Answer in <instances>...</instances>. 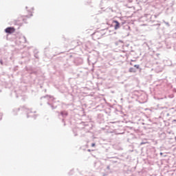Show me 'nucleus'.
<instances>
[{"label": "nucleus", "instance_id": "obj_1", "mask_svg": "<svg viewBox=\"0 0 176 176\" xmlns=\"http://www.w3.org/2000/svg\"><path fill=\"white\" fill-rule=\"evenodd\" d=\"M23 111L24 112H26L27 113V118H34V119H36V115L32 114V111L30 110L27 107L23 106L21 107H19L18 109H13V113L14 115H17L16 112H19V111Z\"/></svg>", "mask_w": 176, "mask_h": 176}, {"label": "nucleus", "instance_id": "obj_2", "mask_svg": "<svg viewBox=\"0 0 176 176\" xmlns=\"http://www.w3.org/2000/svg\"><path fill=\"white\" fill-rule=\"evenodd\" d=\"M43 98L45 100H48V101L47 102V104L50 107V108H52V109H56L57 108V106L54 105V104L52 102V97L49 96V95L42 96L41 98V100H43Z\"/></svg>", "mask_w": 176, "mask_h": 176}, {"label": "nucleus", "instance_id": "obj_3", "mask_svg": "<svg viewBox=\"0 0 176 176\" xmlns=\"http://www.w3.org/2000/svg\"><path fill=\"white\" fill-rule=\"evenodd\" d=\"M58 118L60 119V120H62L63 123V126H65V118H67L68 116V111H62L60 112H58Z\"/></svg>", "mask_w": 176, "mask_h": 176}, {"label": "nucleus", "instance_id": "obj_4", "mask_svg": "<svg viewBox=\"0 0 176 176\" xmlns=\"http://www.w3.org/2000/svg\"><path fill=\"white\" fill-rule=\"evenodd\" d=\"M139 102H140V104H145V102H146V101H148V95L143 94H141L139 98Z\"/></svg>", "mask_w": 176, "mask_h": 176}, {"label": "nucleus", "instance_id": "obj_5", "mask_svg": "<svg viewBox=\"0 0 176 176\" xmlns=\"http://www.w3.org/2000/svg\"><path fill=\"white\" fill-rule=\"evenodd\" d=\"M96 122L97 123H99V124H101V123H104V115L101 113L98 114L96 118Z\"/></svg>", "mask_w": 176, "mask_h": 176}, {"label": "nucleus", "instance_id": "obj_6", "mask_svg": "<svg viewBox=\"0 0 176 176\" xmlns=\"http://www.w3.org/2000/svg\"><path fill=\"white\" fill-rule=\"evenodd\" d=\"M14 31H16V29L13 27H8L7 28L5 29V32L6 34H13V32H14Z\"/></svg>", "mask_w": 176, "mask_h": 176}, {"label": "nucleus", "instance_id": "obj_7", "mask_svg": "<svg viewBox=\"0 0 176 176\" xmlns=\"http://www.w3.org/2000/svg\"><path fill=\"white\" fill-rule=\"evenodd\" d=\"M74 64H76V65H82V64H83V59L81 58H76L74 60Z\"/></svg>", "mask_w": 176, "mask_h": 176}, {"label": "nucleus", "instance_id": "obj_8", "mask_svg": "<svg viewBox=\"0 0 176 176\" xmlns=\"http://www.w3.org/2000/svg\"><path fill=\"white\" fill-rule=\"evenodd\" d=\"M113 23L116 24L114 25V30H119V28H120L121 27V23H119V21H118L117 20H113Z\"/></svg>", "mask_w": 176, "mask_h": 176}, {"label": "nucleus", "instance_id": "obj_9", "mask_svg": "<svg viewBox=\"0 0 176 176\" xmlns=\"http://www.w3.org/2000/svg\"><path fill=\"white\" fill-rule=\"evenodd\" d=\"M109 159H113L111 160V162L112 163H118V160H119V158H118L117 157H108Z\"/></svg>", "mask_w": 176, "mask_h": 176}, {"label": "nucleus", "instance_id": "obj_10", "mask_svg": "<svg viewBox=\"0 0 176 176\" xmlns=\"http://www.w3.org/2000/svg\"><path fill=\"white\" fill-rule=\"evenodd\" d=\"M92 35L93 36H98L97 37V39H100V38H101V32H96Z\"/></svg>", "mask_w": 176, "mask_h": 176}, {"label": "nucleus", "instance_id": "obj_11", "mask_svg": "<svg viewBox=\"0 0 176 176\" xmlns=\"http://www.w3.org/2000/svg\"><path fill=\"white\" fill-rule=\"evenodd\" d=\"M160 140H165L166 139V133L162 132L160 134Z\"/></svg>", "mask_w": 176, "mask_h": 176}, {"label": "nucleus", "instance_id": "obj_12", "mask_svg": "<svg viewBox=\"0 0 176 176\" xmlns=\"http://www.w3.org/2000/svg\"><path fill=\"white\" fill-rule=\"evenodd\" d=\"M26 71H28V72H30V74H36V72H33L32 70L31 67H25Z\"/></svg>", "mask_w": 176, "mask_h": 176}, {"label": "nucleus", "instance_id": "obj_13", "mask_svg": "<svg viewBox=\"0 0 176 176\" xmlns=\"http://www.w3.org/2000/svg\"><path fill=\"white\" fill-rule=\"evenodd\" d=\"M21 39V41H20L21 43H27V38H25V36H22Z\"/></svg>", "mask_w": 176, "mask_h": 176}, {"label": "nucleus", "instance_id": "obj_14", "mask_svg": "<svg viewBox=\"0 0 176 176\" xmlns=\"http://www.w3.org/2000/svg\"><path fill=\"white\" fill-rule=\"evenodd\" d=\"M166 49H171V43H168L167 41H165Z\"/></svg>", "mask_w": 176, "mask_h": 176}, {"label": "nucleus", "instance_id": "obj_15", "mask_svg": "<svg viewBox=\"0 0 176 176\" xmlns=\"http://www.w3.org/2000/svg\"><path fill=\"white\" fill-rule=\"evenodd\" d=\"M34 56L35 57V58L38 59L39 58V56L38 55V54L39 53V52H38L37 50H34Z\"/></svg>", "mask_w": 176, "mask_h": 176}, {"label": "nucleus", "instance_id": "obj_16", "mask_svg": "<svg viewBox=\"0 0 176 176\" xmlns=\"http://www.w3.org/2000/svg\"><path fill=\"white\" fill-rule=\"evenodd\" d=\"M129 72H133V74H135V72H137V70L134 67H130L129 69Z\"/></svg>", "mask_w": 176, "mask_h": 176}, {"label": "nucleus", "instance_id": "obj_17", "mask_svg": "<svg viewBox=\"0 0 176 176\" xmlns=\"http://www.w3.org/2000/svg\"><path fill=\"white\" fill-rule=\"evenodd\" d=\"M73 133L74 134V137H76V135H78V129L76 128L74 129Z\"/></svg>", "mask_w": 176, "mask_h": 176}, {"label": "nucleus", "instance_id": "obj_18", "mask_svg": "<svg viewBox=\"0 0 176 176\" xmlns=\"http://www.w3.org/2000/svg\"><path fill=\"white\" fill-rule=\"evenodd\" d=\"M14 25H20V21H15L14 22Z\"/></svg>", "mask_w": 176, "mask_h": 176}, {"label": "nucleus", "instance_id": "obj_19", "mask_svg": "<svg viewBox=\"0 0 176 176\" xmlns=\"http://www.w3.org/2000/svg\"><path fill=\"white\" fill-rule=\"evenodd\" d=\"M163 23H164V24H166V25H167V27H170V23L168 22H166V21L163 20L162 21Z\"/></svg>", "mask_w": 176, "mask_h": 176}, {"label": "nucleus", "instance_id": "obj_20", "mask_svg": "<svg viewBox=\"0 0 176 176\" xmlns=\"http://www.w3.org/2000/svg\"><path fill=\"white\" fill-rule=\"evenodd\" d=\"M153 26H155V27H157V30H158L159 29V27H160V23H157V24H155V25H153Z\"/></svg>", "mask_w": 176, "mask_h": 176}, {"label": "nucleus", "instance_id": "obj_21", "mask_svg": "<svg viewBox=\"0 0 176 176\" xmlns=\"http://www.w3.org/2000/svg\"><path fill=\"white\" fill-rule=\"evenodd\" d=\"M134 67L137 69H140V65H134Z\"/></svg>", "mask_w": 176, "mask_h": 176}, {"label": "nucleus", "instance_id": "obj_22", "mask_svg": "<svg viewBox=\"0 0 176 176\" xmlns=\"http://www.w3.org/2000/svg\"><path fill=\"white\" fill-rule=\"evenodd\" d=\"M172 37L173 38V39H176V32L172 34Z\"/></svg>", "mask_w": 176, "mask_h": 176}, {"label": "nucleus", "instance_id": "obj_23", "mask_svg": "<svg viewBox=\"0 0 176 176\" xmlns=\"http://www.w3.org/2000/svg\"><path fill=\"white\" fill-rule=\"evenodd\" d=\"M73 173H74V169L70 170V172L69 173V175H72Z\"/></svg>", "mask_w": 176, "mask_h": 176}, {"label": "nucleus", "instance_id": "obj_24", "mask_svg": "<svg viewBox=\"0 0 176 176\" xmlns=\"http://www.w3.org/2000/svg\"><path fill=\"white\" fill-rule=\"evenodd\" d=\"M28 12L30 13V17H32V12H31V10H28Z\"/></svg>", "mask_w": 176, "mask_h": 176}, {"label": "nucleus", "instance_id": "obj_25", "mask_svg": "<svg viewBox=\"0 0 176 176\" xmlns=\"http://www.w3.org/2000/svg\"><path fill=\"white\" fill-rule=\"evenodd\" d=\"M2 116H3V114L0 112V120H2Z\"/></svg>", "mask_w": 176, "mask_h": 176}, {"label": "nucleus", "instance_id": "obj_26", "mask_svg": "<svg viewBox=\"0 0 176 176\" xmlns=\"http://www.w3.org/2000/svg\"><path fill=\"white\" fill-rule=\"evenodd\" d=\"M23 21H24V23H27V19L23 18Z\"/></svg>", "mask_w": 176, "mask_h": 176}, {"label": "nucleus", "instance_id": "obj_27", "mask_svg": "<svg viewBox=\"0 0 176 176\" xmlns=\"http://www.w3.org/2000/svg\"><path fill=\"white\" fill-rule=\"evenodd\" d=\"M173 50H175L176 52V43L174 44V45H173Z\"/></svg>", "mask_w": 176, "mask_h": 176}, {"label": "nucleus", "instance_id": "obj_28", "mask_svg": "<svg viewBox=\"0 0 176 176\" xmlns=\"http://www.w3.org/2000/svg\"><path fill=\"white\" fill-rule=\"evenodd\" d=\"M0 64H1V65H3V60H0Z\"/></svg>", "mask_w": 176, "mask_h": 176}, {"label": "nucleus", "instance_id": "obj_29", "mask_svg": "<svg viewBox=\"0 0 176 176\" xmlns=\"http://www.w3.org/2000/svg\"><path fill=\"white\" fill-rule=\"evenodd\" d=\"M91 146H92V148H94V146H96V143H92Z\"/></svg>", "mask_w": 176, "mask_h": 176}, {"label": "nucleus", "instance_id": "obj_30", "mask_svg": "<svg viewBox=\"0 0 176 176\" xmlns=\"http://www.w3.org/2000/svg\"><path fill=\"white\" fill-rule=\"evenodd\" d=\"M120 24H121V26H122V25H123L124 24H126V21H123V22H122Z\"/></svg>", "mask_w": 176, "mask_h": 176}, {"label": "nucleus", "instance_id": "obj_31", "mask_svg": "<svg viewBox=\"0 0 176 176\" xmlns=\"http://www.w3.org/2000/svg\"><path fill=\"white\" fill-rule=\"evenodd\" d=\"M107 170H111V167L109 166V165H108V166H107Z\"/></svg>", "mask_w": 176, "mask_h": 176}, {"label": "nucleus", "instance_id": "obj_32", "mask_svg": "<svg viewBox=\"0 0 176 176\" xmlns=\"http://www.w3.org/2000/svg\"><path fill=\"white\" fill-rule=\"evenodd\" d=\"M144 144H145V142H141L140 145H144Z\"/></svg>", "mask_w": 176, "mask_h": 176}, {"label": "nucleus", "instance_id": "obj_33", "mask_svg": "<svg viewBox=\"0 0 176 176\" xmlns=\"http://www.w3.org/2000/svg\"><path fill=\"white\" fill-rule=\"evenodd\" d=\"M25 17H27L28 19H30V16L28 15H26Z\"/></svg>", "mask_w": 176, "mask_h": 176}, {"label": "nucleus", "instance_id": "obj_34", "mask_svg": "<svg viewBox=\"0 0 176 176\" xmlns=\"http://www.w3.org/2000/svg\"><path fill=\"white\" fill-rule=\"evenodd\" d=\"M87 60H88V63H89L90 61V58H88Z\"/></svg>", "mask_w": 176, "mask_h": 176}, {"label": "nucleus", "instance_id": "obj_35", "mask_svg": "<svg viewBox=\"0 0 176 176\" xmlns=\"http://www.w3.org/2000/svg\"><path fill=\"white\" fill-rule=\"evenodd\" d=\"M173 66L175 67H176V63H175Z\"/></svg>", "mask_w": 176, "mask_h": 176}, {"label": "nucleus", "instance_id": "obj_36", "mask_svg": "<svg viewBox=\"0 0 176 176\" xmlns=\"http://www.w3.org/2000/svg\"><path fill=\"white\" fill-rule=\"evenodd\" d=\"M16 98H19V95H16Z\"/></svg>", "mask_w": 176, "mask_h": 176}, {"label": "nucleus", "instance_id": "obj_37", "mask_svg": "<svg viewBox=\"0 0 176 176\" xmlns=\"http://www.w3.org/2000/svg\"><path fill=\"white\" fill-rule=\"evenodd\" d=\"M173 122H176V120H173Z\"/></svg>", "mask_w": 176, "mask_h": 176}, {"label": "nucleus", "instance_id": "obj_38", "mask_svg": "<svg viewBox=\"0 0 176 176\" xmlns=\"http://www.w3.org/2000/svg\"><path fill=\"white\" fill-rule=\"evenodd\" d=\"M32 10H34V8H32Z\"/></svg>", "mask_w": 176, "mask_h": 176}, {"label": "nucleus", "instance_id": "obj_39", "mask_svg": "<svg viewBox=\"0 0 176 176\" xmlns=\"http://www.w3.org/2000/svg\"><path fill=\"white\" fill-rule=\"evenodd\" d=\"M160 155H163V153H160Z\"/></svg>", "mask_w": 176, "mask_h": 176}, {"label": "nucleus", "instance_id": "obj_40", "mask_svg": "<svg viewBox=\"0 0 176 176\" xmlns=\"http://www.w3.org/2000/svg\"><path fill=\"white\" fill-rule=\"evenodd\" d=\"M128 28H130V26H128Z\"/></svg>", "mask_w": 176, "mask_h": 176}, {"label": "nucleus", "instance_id": "obj_41", "mask_svg": "<svg viewBox=\"0 0 176 176\" xmlns=\"http://www.w3.org/2000/svg\"><path fill=\"white\" fill-rule=\"evenodd\" d=\"M168 115H169V114H168V113H167V116H168Z\"/></svg>", "mask_w": 176, "mask_h": 176}, {"label": "nucleus", "instance_id": "obj_42", "mask_svg": "<svg viewBox=\"0 0 176 176\" xmlns=\"http://www.w3.org/2000/svg\"><path fill=\"white\" fill-rule=\"evenodd\" d=\"M173 65V64H170V65Z\"/></svg>", "mask_w": 176, "mask_h": 176}, {"label": "nucleus", "instance_id": "obj_43", "mask_svg": "<svg viewBox=\"0 0 176 176\" xmlns=\"http://www.w3.org/2000/svg\"><path fill=\"white\" fill-rule=\"evenodd\" d=\"M16 71V68L14 69Z\"/></svg>", "mask_w": 176, "mask_h": 176}, {"label": "nucleus", "instance_id": "obj_44", "mask_svg": "<svg viewBox=\"0 0 176 176\" xmlns=\"http://www.w3.org/2000/svg\"><path fill=\"white\" fill-rule=\"evenodd\" d=\"M120 42H122V41H120Z\"/></svg>", "mask_w": 176, "mask_h": 176}, {"label": "nucleus", "instance_id": "obj_45", "mask_svg": "<svg viewBox=\"0 0 176 176\" xmlns=\"http://www.w3.org/2000/svg\"><path fill=\"white\" fill-rule=\"evenodd\" d=\"M0 92H1V90H0Z\"/></svg>", "mask_w": 176, "mask_h": 176}]
</instances>
